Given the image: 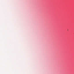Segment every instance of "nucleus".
Wrapping results in <instances>:
<instances>
[{"label": "nucleus", "instance_id": "3", "mask_svg": "<svg viewBox=\"0 0 74 74\" xmlns=\"http://www.w3.org/2000/svg\"><path fill=\"white\" fill-rule=\"evenodd\" d=\"M68 30H69L68 29Z\"/></svg>", "mask_w": 74, "mask_h": 74}, {"label": "nucleus", "instance_id": "2", "mask_svg": "<svg viewBox=\"0 0 74 74\" xmlns=\"http://www.w3.org/2000/svg\"><path fill=\"white\" fill-rule=\"evenodd\" d=\"M68 30H69L68 29Z\"/></svg>", "mask_w": 74, "mask_h": 74}, {"label": "nucleus", "instance_id": "1", "mask_svg": "<svg viewBox=\"0 0 74 74\" xmlns=\"http://www.w3.org/2000/svg\"><path fill=\"white\" fill-rule=\"evenodd\" d=\"M68 30H69L68 29Z\"/></svg>", "mask_w": 74, "mask_h": 74}]
</instances>
